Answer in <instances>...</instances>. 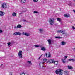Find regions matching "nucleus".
I'll list each match as a JSON object with an SVG mask.
<instances>
[{
    "label": "nucleus",
    "mask_w": 75,
    "mask_h": 75,
    "mask_svg": "<svg viewBox=\"0 0 75 75\" xmlns=\"http://www.w3.org/2000/svg\"><path fill=\"white\" fill-rule=\"evenodd\" d=\"M47 63H48V64L54 63V64L55 65H57V64H58V61H55L54 59L48 60L47 61Z\"/></svg>",
    "instance_id": "f257e3e1"
},
{
    "label": "nucleus",
    "mask_w": 75,
    "mask_h": 75,
    "mask_svg": "<svg viewBox=\"0 0 75 75\" xmlns=\"http://www.w3.org/2000/svg\"><path fill=\"white\" fill-rule=\"evenodd\" d=\"M54 20L55 19L52 18H49V22L50 25H53L54 23L55 22V21H54Z\"/></svg>",
    "instance_id": "f03ea898"
},
{
    "label": "nucleus",
    "mask_w": 75,
    "mask_h": 75,
    "mask_svg": "<svg viewBox=\"0 0 75 75\" xmlns=\"http://www.w3.org/2000/svg\"><path fill=\"white\" fill-rule=\"evenodd\" d=\"M55 72L57 75H58L59 73V75H62V74H63L64 71H63V70H59V71L58 70H57L55 71Z\"/></svg>",
    "instance_id": "7ed1b4c3"
},
{
    "label": "nucleus",
    "mask_w": 75,
    "mask_h": 75,
    "mask_svg": "<svg viewBox=\"0 0 75 75\" xmlns=\"http://www.w3.org/2000/svg\"><path fill=\"white\" fill-rule=\"evenodd\" d=\"M23 53V52L22 51H19L18 54V56L20 58H23V55L22 54Z\"/></svg>",
    "instance_id": "20e7f679"
},
{
    "label": "nucleus",
    "mask_w": 75,
    "mask_h": 75,
    "mask_svg": "<svg viewBox=\"0 0 75 75\" xmlns=\"http://www.w3.org/2000/svg\"><path fill=\"white\" fill-rule=\"evenodd\" d=\"M1 7L3 8H6L7 7V3H3L2 4Z\"/></svg>",
    "instance_id": "39448f33"
},
{
    "label": "nucleus",
    "mask_w": 75,
    "mask_h": 75,
    "mask_svg": "<svg viewBox=\"0 0 75 75\" xmlns=\"http://www.w3.org/2000/svg\"><path fill=\"white\" fill-rule=\"evenodd\" d=\"M45 57H47V58H50L51 57V54H50V53L49 52L48 53H46L45 55H44Z\"/></svg>",
    "instance_id": "423d86ee"
},
{
    "label": "nucleus",
    "mask_w": 75,
    "mask_h": 75,
    "mask_svg": "<svg viewBox=\"0 0 75 75\" xmlns=\"http://www.w3.org/2000/svg\"><path fill=\"white\" fill-rule=\"evenodd\" d=\"M5 14V13L4 12L0 11V16H1V17H2V16H3Z\"/></svg>",
    "instance_id": "0eeeda50"
},
{
    "label": "nucleus",
    "mask_w": 75,
    "mask_h": 75,
    "mask_svg": "<svg viewBox=\"0 0 75 75\" xmlns=\"http://www.w3.org/2000/svg\"><path fill=\"white\" fill-rule=\"evenodd\" d=\"M13 35H21V34L20 32H15L13 34Z\"/></svg>",
    "instance_id": "6e6552de"
},
{
    "label": "nucleus",
    "mask_w": 75,
    "mask_h": 75,
    "mask_svg": "<svg viewBox=\"0 0 75 75\" xmlns=\"http://www.w3.org/2000/svg\"><path fill=\"white\" fill-rule=\"evenodd\" d=\"M44 62H41L40 63V67H43V65H44Z\"/></svg>",
    "instance_id": "1a4fd4ad"
},
{
    "label": "nucleus",
    "mask_w": 75,
    "mask_h": 75,
    "mask_svg": "<svg viewBox=\"0 0 75 75\" xmlns=\"http://www.w3.org/2000/svg\"><path fill=\"white\" fill-rule=\"evenodd\" d=\"M22 34L23 35H25L26 36H29V35H30L27 33H24V32H23Z\"/></svg>",
    "instance_id": "9d476101"
},
{
    "label": "nucleus",
    "mask_w": 75,
    "mask_h": 75,
    "mask_svg": "<svg viewBox=\"0 0 75 75\" xmlns=\"http://www.w3.org/2000/svg\"><path fill=\"white\" fill-rule=\"evenodd\" d=\"M64 16L65 17H67V18H68L70 17V15L68 14L67 15V14H65L64 15Z\"/></svg>",
    "instance_id": "9b49d317"
},
{
    "label": "nucleus",
    "mask_w": 75,
    "mask_h": 75,
    "mask_svg": "<svg viewBox=\"0 0 75 75\" xmlns=\"http://www.w3.org/2000/svg\"><path fill=\"white\" fill-rule=\"evenodd\" d=\"M67 67L69 69H73V67L71 66H68Z\"/></svg>",
    "instance_id": "f8f14e48"
},
{
    "label": "nucleus",
    "mask_w": 75,
    "mask_h": 75,
    "mask_svg": "<svg viewBox=\"0 0 75 75\" xmlns=\"http://www.w3.org/2000/svg\"><path fill=\"white\" fill-rule=\"evenodd\" d=\"M12 15L13 17H16L17 16V14L15 12H13L12 14Z\"/></svg>",
    "instance_id": "ddd939ff"
},
{
    "label": "nucleus",
    "mask_w": 75,
    "mask_h": 75,
    "mask_svg": "<svg viewBox=\"0 0 75 75\" xmlns=\"http://www.w3.org/2000/svg\"><path fill=\"white\" fill-rule=\"evenodd\" d=\"M25 1H26V0H21V2L22 3H25Z\"/></svg>",
    "instance_id": "4468645a"
},
{
    "label": "nucleus",
    "mask_w": 75,
    "mask_h": 75,
    "mask_svg": "<svg viewBox=\"0 0 75 75\" xmlns=\"http://www.w3.org/2000/svg\"><path fill=\"white\" fill-rule=\"evenodd\" d=\"M66 42H65L64 41H62L61 42V45H65V44H66Z\"/></svg>",
    "instance_id": "2eb2a0df"
},
{
    "label": "nucleus",
    "mask_w": 75,
    "mask_h": 75,
    "mask_svg": "<svg viewBox=\"0 0 75 75\" xmlns=\"http://www.w3.org/2000/svg\"><path fill=\"white\" fill-rule=\"evenodd\" d=\"M39 30L41 33H43V29H40Z\"/></svg>",
    "instance_id": "dca6fc26"
},
{
    "label": "nucleus",
    "mask_w": 75,
    "mask_h": 75,
    "mask_svg": "<svg viewBox=\"0 0 75 75\" xmlns=\"http://www.w3.org/2000/svg\"><path fill=\"white\" fill-rule=\"evenodd\" d=\"M41 50L42 51H45L46 50V49H45V47H42L41 48Z\"/></svg>",
    "instance_id": "f3484780"
},
{
    "label": "nucleus",
    "mask_w": 75,
    "mask_h": 75,
    "mask_svg": "<svg viewBox=\"0 0 75 75\" xmlns=\"http://www.w3.org/2000/svg\"><path fill=\"white\" fill-rule=\"evenodd\" d=\"M65 59H62V61L63 63H64V64H65Z\"/></svg>",
    "instance_id": "a211bd4d"
},
{
    "label": "nucleus",
    "mask_w": 75,
    "mask_h": 75,
    "mask_svg": "<svg viewBox=\"0 0 75 75\" xmlns=\"http://www.w3.org/2000/svg\"><path fill=\"white\" fill-rule=\"evenodd\" d=\"M47 41L49 42V44H51V40L50 39L48 40Z\"/></svg>",
    "instance_id": "6ab92c4d"
},
{
    "label": "nucleus",
    "mask_w": 75,
    "mask_h": 75,
    "mask_svg": "<svg viewBox=\"0 0 75 75\" xmlns=\"http://www.w3.org/2000/svg\"><path fill=\"white\" fill-rule=\"evenodd\" d=\"M57 20L58 21H59V22H60L61 21V18H57Z\"/></svg>",
    "instance_id": "aec40b11"
},
{
    "label": "nucleus",
    "mask_w": 75,
    "mask_h": 75,
    "mask_svg": "<svg viewBox=\"0 0 75 75\" xmlns=\"http://www.w3.org/2000/svg\"><path fill=\"white\" fill-rule=\"evenodd\" d=\"M57 33H62V30H58L57 31Z\"/></svg>",
    "instance_id": "412c9836"
},
{
    "label": "nucleus",
    "mask_w": 75,
    "mask_h": 75,
    "mask_svg": "<svg viewBox=\"0 0 75 75\" xmlns=\"http://www.w3.org/2000/svg\"><path fill=\"white\" fill-rule=\"evenodd\" d=\"M21 26L20 24H18L17 26V28H21Z\"/></svg>",
    "instance_id": "4be33fe9"
},
{
    "label": "nucleus",
    "mask_w": 75,
    "mask_h": 75,
    "mask_svg": "<svg viewBox=\"0 0 75 75\" xmlns=\"http://www.w3.org/2000/svg\"><path fill=\"white\" fill-rule=\"evenodd\" d=\"M62 34H67V33L65 32L64 31H62Z\"/></svg>",
    "instance_id": "5701e85b"
},
{
    "label": "nucleus",
    "mask_w": 75,
    "mask_h": 75,
    "mask_svg": "<svg viewBox=\"0 0 75 75\" xmlns=\"http://www.w3.org/2000/svg\"><path fill=\"white\" fill-rule=\"evenodd\" d=\"M28 62L29 64H30L32 65V64L31 63V61H27V63H28Z\"/></svg>",
    "instance_id": "b1692460"
},
{
    "label": "nucleus",
    "mask_w": 75,
    "mask_h": 75,
    "mask_svg": "<svg viewBox=\"0 0 75 75\" xmlns=\"http://www.w3.org/2000/svg\"><path fill=\"white\" fill-rule=\"evenodd\" d=\"M20 75H25V73L24 72H21L20 74Z\"/></svg>",
    "instance_id": "393cba45"
},
{
    "label": "nucleus",
    "mask_w": 75,
    "mask_h": 75,
    "mask_svg": "<svg viewBox=\"0 0 75 75\" xmlns=\"http://www.w3.org/2000/svg\"><path fill=\"white\" fill-rule=\"evenodd\" d=\"M55 38H58V39H59L61 38V37L56 36L55 37Z\"/></svg>",
    "instance_id": "a878e982"
},
{
    "label": "nucleus",
    "mask_w": 75,
    "mask_h": 75,
    "mask_svg": "<svg viewBox=\"0 0 75 75\" xmlns=\"http://www.w3.org/2000/svg\"><path fill=\"white\" fill-rule=\"evenodd\" d=\"M34 47H40V46L35 45H34Z\"/></svg>",
    "instance_id": "bb28decb"
},
{
    "label": "nucleus",
    "mask_w": 75,
    "mask_h": 75,
    "mask_svg": "<svg viewBox=\"0 0 75 75\" xmlns=\"http://www.w3.org/2000/svg\"><path fill=\"white\" fill-rule=\"evenodd\" d=\"M43 61H47V59H43Z\"/></svg>",
    "instance_id": "cd10ccee"
},
{
    "label": "nucleus",
    "mask_w": 75,
    "mask_h": 75,
    "mask_svg": "<svg viewBox=\"0 0 75 75\" xmlns=\"http://www.w3.org/2000/svg\"><path fill=\"white\" fill-rule=\"evenodd\" d=\"M38 1V0H33L34 2H37Z\"/></svg>",
    "instance_id": "c85d7f7f"
},
{
    "label": "nucleus",
    "mask_w": 75,
    "mask_h": 75,
    "mask_svg": "<svg viewBox=\"0 0 75 75\" xmlns=\"http://www.w3.org/2000/svg\"><path fill=\"white\" fill-rule=\"evenodd\" d=\"M34 13H38V12L37 11H34Z\"/></svg>",
    "instance_id": "c756f323"
},
{
    "label": "nucleus",
    "mask_w": 75,
    "mask_h": 75,
    "mask_svg": "<svg viewBox=\"0 0 75 75\" xmlns=\"http://www.w3.org/2000/svg\"><path fill=\"white\" fill-rule=\"evenodd\" d=\"M71 61L74 62L75 61V59H71Z\"/></svg>",
    "instance_id": "7c9ffc66"
},
{
    "label": "nucleus",
    "mask_w": 75,
    "mask_h": 75,
    "mask_svg": "<svg viewBox=\"0 0 75 75\" xmlns=\"http://www.w3.org/2000/svg\"><path fill=\"white\" fill-rule=\"evenodd\" d=\"M68 60L69 61H72L71 59H68Z\"/></svg>",
    "instance_id": "2f4dec72"
},
{
    "label": "nucleus",
    "mask_w": 75,
    "mask_h": 75,
    "mask_svg": "<svg viewBox=\"0 0 75 75\" xmlns=\"http://www.w3.org/2000/svg\"><path fill=\"white\" fill-rule=\"evenodd\" d=\"M68 58V56H65L64 57L65 59H66V58Z\"/></svg>",
    "instance_id": "473e14b6"
},
{
    "label": "nucleus",
    "mask_w": 75,
    "mask_h": 75,
    "mask_svg": "<svg viewBox=\"0 0 75 75\" xmlns=\"http://www.w3.org/2000/svg\"><path fill=\"white\" fill-rule=\"evenodd\" d=\"M8 46L10 45V44H11L10 42H9V43H8Z\"/></svg>",
    "instance_id": "72a5a7b5"
},
{
    "label": "nucleus",
    "mask_w": 75,
    "mask_h": 75,
    "mask_svg": "<svg viewBox=\"0 0 75 75\" xmlns=\"http://www.w3.org/2000/svg\"><path fill=\"white\" fill-rule=\"evenodd\" d=\"M72 28L73 30H75V28L74 27V26H72Z\"/></svg>",
    "instance_id": "f704fd0d"
},
{
    "label": "nucleus",
    "mask_w": 75,
    "mask_h": 75,
    "mask_svg": "<svg viewBox=\"0 0 75 75\" xmlns=\"http://www.w3.org/2000/svg\"><path fill=\"white\" fill-rule=\"evenodd\" d=\"M3 32V31L2 30H0V33H2Z\"/></svg>",
    "instance_id": "c9c22d12"
},
{
    "label": "nucleus",
    "mask_w": 75,
    "mask_h": 75,
    "mask_svg": "<svg viewBox=\"0 0 75 75\" xmlns=\"http://www.w3.org/2000/svg\"><path fill=\"white\" fill-rule=\"evenodd\" d=\"M40 58H41V56H40L39 58H38V59H40Z\"/></svg>",
    "instance_id": "e433bc0d"
},
{
    "label": "nucleus",
    "mask_w": 75,
    "mask_h": 75,
    "mask_svg": "<svg viewBox=\"0 0 75 75\" xmlns=\"http://www.w3.org/2000/svg\"><path fill=\"white\" fill-rule=\"evenodd\" d=\"M74 51H75V48H74Z\"/></svg>",
    "instance_id": "4c0bfd02"
},
{
    "label": "nucleus",
    "mask_w": 75,
    "mask_h": 75,
    "mask_svg": "<svg viewBox=\"0 0 75 75\" xmlns=\"http://www.w3.org/2000/svg\"><path fill=\"white\" fill-rule=\"evenodd\" d=\"M15 28H17V27H16V26H15Z\"/></svg>",
    "instance_id": "58836bf2"
},
{
    "label": "nucleus",
    "mask_w": 75,
    "mask_h": 75,
    "mask_svg": "<svg viewBox=\"0 0 75 75\" xmlns=\"http://www.w3.org/2000/svg\"><path fill=\"white\" fill-rule=\"evenodd\" d=\"M74 6H75V4H74Z\"/></svg>",
    "instance_id": "ea45409f"
},
{
    "label": "nucleus",
    "mask_w": 75,
    "mask_h": 75,
    "mask_svg": "<svg viewBox=\"0 0 75 75\" xmlns=\"http://www.w3.org/2000/svg\"><path fill=\"white\" fill-rule=\"evenodd\" d=\"M1 66L3 65V64H1Z\"/></svg>",
    "instance_id": "a19ab883"
},
{
    "label": "nucleus",
    "mask_w": 75,
    "mask_h": 75,
    "mask_svg": "<svg viewBox=\"0 0 75 75\" xmlns=\"http://www.w3.org/2000/svg\"><path fill=\"white\" fill-rule=\"evenodd\" d=\"M11 75H12V74L11 73Z\"/></svg>",
    "instance_id": "79ce46f5"
},
{
    "label": "nucleus",
    "mask_w": 75,
    "mask_h": 75,
    "mask_svg": "<svg viewBox=\"0 0 75 75\" xmlns=\"http://www.w3.org/2000/svg\"><path fill=\"white\" fill-rule=\"evenodd\" d=\"M26 21L25 20H24V21Z\"/></svg>",
    "instance_id": "37998d69"
},
{
    "label": "nucleus",
    "mask_w": 75,
    "mask_h": 75,
    "mask_svg": "<svg viewBox=\"0 0 75 75\" xmlns=\"http://www.w3.org/2000/svg\"><path fill=\"white\" fill-rule=\"evenodd\" d=\"M65 72H67V71H65Z\"/></svg>",
    "instance_id": "c03bdc74"
}]
</instances>
